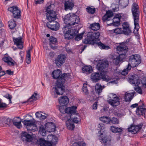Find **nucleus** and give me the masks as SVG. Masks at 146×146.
<instances>
[{"label": "nucleus", "mask_w": 146, "mask_h": 146, "mask_svg": "<svg viewBox=\"0 0 146 146\" xmlns=\"http://www.w3.org/2000/svg\"><path fill=\"white\" fill-rule=\"evenodd\" d=\"M64 21L66 24L71 25L78 24L80 22L79 17L73 13L67 14L65 17Z\"/></svg>", "instance_id": "obj_7"}, {"label": "nucleus", "mask_w": 146, "mask_h": 146, "mask_svg": "<svg viewBox=\"0 0 146 146\" xmlns=\"http://www.w3.org/2000/svg\"><path fill=\"white\" fill-rule=\"evenodd\" d=\"M77 107L74 106L71 107H68L64 109L62 106H60L59 107V110L60 112L62 114L65 113L69 114L71 115L75 114Z\"/></svg>", "instance_id": "obj_10"}, {"label": "nucleus", "mask_w": 146, "mask_h": 146, "mask_svg": "<svg viewBox=\"0 0 146 146\" xmlns=\"http://www.w3.org/2000/svg\"><path fill=\"white\" fill-rule=\"evenodd\" d=\"M126 57V54L125 53H121L113 59L114 62L116 65H117L120 63H121L123 60L125 59Z\"/></svg>", "instance_id": "obj_22"}, {"label": "nucleus", "mask_w": 146, "mask_h": 146, "mask_svg": "<svg viewBox=\"0 0 146 146\" xmlns=\"http://www.w3.org/2000/svg\"><path fill=\"white\" fill-rule=\"evenodd\" d=\"M76 139V142L74 143L72 146H86V144L82 141V138L81 137L78 136L77 139Z\"/></svg>", "instance_id": "obj_28"}, {"label": "nucleus", "mask_w": 146, "mask_h": 146, "mask_svg": "<svg viewBox=\"0 0 146 146\" xmlns=\"http://www.w3.org/2000/svg\"><path fill=\"white\" fill-rule=\"evenodd\" d=\"M26 62L28 64H30L31 62V58H26Z\"/></svg>", "instance_id": "obj_64"}, {"label": "nucleus", "mask_w": 146, "mask_h": 146, "mask_svg": "<svg viewBox=\"0 0 146 146\" xmlns=\"http://www.w3.org/2000/svg\"><path fill=\"white\" fill-rule=\"evenodd\" d=\"M129 63L125 69L122 72V75L125 76L127 74L131 67H135L138 66L141 62V58L138 54H133L130 56L129 60Z\"/></svg>", "instance_id": "obj_3"}, {"label": "nucleus", "mask_w": 146, "mask_h": 146, "mask_svg": "<svg viewBox=\"0 0 146 146\" xmlns=\"http://www.w3.org/2000/svg\"><path fill=\"white\" fill-rule=\"evenodd\" d=\"M66 126L67 128L70 130H72L75 127V126L73 122L71 121L70 119H68L66 121Z\"/></svg>", "instance_id": "obj_35"}, {"label": "nucleus", "mask_w": 146, "mask_h": 146, "mask_svg": "<svg viewBox=\"0 0 146 146\" xmlns=\"http://www.w3.org/2000/svg\"><path fill=\"white\" fill-rule=\"evenodd\" d=\"M46 126V127L48 126V128L50 129L51 131H53L55 130V126L52 122L47 123Z\"/></svg>", "instance_id": "obj_41"}, {"label": "nucleus", "mask_w": 146, "mask_h": 146, "mask_svg": "<svg viewBox=\"0 0 146 146\" xmlns=\"http://www.w3.org/2000/svg\"><path fill=\"white\" fill-rule=\"evenodd\" d=\"M22 136L25 138V140L27 141H31L32 138V136L25 132H22Z\"/></svg>", "instance_id": "obj_36"}, {"label": "nucleus", "mask_w": 146, "mask_h": 146, "mask_svg": "<svg viewBox=\"0 0 146 146\" xmlns=\"http://www.w3.org/2000/svg\"><path fill=\"white\" fill-rule=\"evenodd\" d=\"M95 44H96L101 49H108L110 48L109 46L105 45L104 44L100 42H98V41H97V43H95Z\"/></svg>", "instance_id": "obj_39"}, {"label": "nucleus", "mask_w": 146, "mask_h": 146, "mask_svg": "<svg viewBox=\"0 0 146 146\" xmlns=\"http://www.w3.org/2000/svg\"><path fill=\"white\" fill-rule=\"evenodd\" d=\"M22 38L21 37L17 38L13 37V40L15 44L16 45L18 48L22 49L23 48V42L22 41Z\"/></svg>", "instance_id": "obj_25"}, {"label": "nucleus", "mask_w": 146, "mask_h": 146, "mask_svg": "<svg viewBox=\"0 0 146 146\" xmlns=\"http://www.w3.org/2000/svg\"><path fill=\"white\" fill-rule=\"evenodd\" d=\"M113 15V12L111 11H108L106 12V14L103 17L102 20L104 22L109 21L112 18Z\"/></svg>", "instance_id": "obj_29"}, {"label": "nucleus", "mask_w": 146, "mask_h": 146, "mask_svg": "<svg viewBox=\"0 0 146 146\" xmlns=\"http://www.w3.org/2000/svg\"><path fill=\"white\" fill-rule=\"evenodd\" d=\"M110 122H111L113 124H117L119 123V121L118 119L115 117H113L111 119H110Z\"/></svg>", "instance_id": "obj_50"}, {"label": "nucleus", "mask_w": 146, "mask_h": 146, "mask_svg": "<svg viewBox=\"0 0 146 146\" xmlns=\"http://www.w3.org/2000/svg\"><path fill=\"white\" fill-rule=\"evenodd\" d=\"M21 119L19 117H16L14 118L13 122V124L17 128H20L21 127Z\"/></svg>", "instance_id": "obj_31"}, {"label": "nucleus", "mask_w": 146, "mask_h": 146, "mask_svg": "<svg viewBox=\"0 0 146 146\" xmlns=\"http://www.w3.org/2000/svg\"><path fill=\"white\" fill-rule=\"evenodd\" d=\"M23 123L26 126V127L29 133L38 130L37 126L35 124L34 121L30 120H25L23 121Z\"/></svg>", "instance_id": "obj_8"}, {"label": "nucleus", "mask_w": 146, "mask_h": 146, "mask_svg": "<svg viewBox=\"0 0 146 146\" xmlns=\"http://www.w3.org/2000/svg\"><path fill=\"white\" fill-rule=\"evenodd\" d=\"M103 134L101 133L100 135V139L101 140V143L103 144L105 146H111V139L110 138L107 136L103 137L102 136Z\"/></svg>", "instance_id": "obj_18"}, {"label": "nucleus", "mask_w": 146, "mask_h": 146, "mask_svg": "<svg viewBox=\"0 0 146 146\" xmlns=\"http://www.w3.org/2000/svg\"><path fill=\"white\" fill-rule=\"evenodd\" d=\"M44 115L42 114V115L40 119H45L48 116L47 114L44 113Z\"/></svg>", "instance_id": "obj_61"}, {"label": "nucleus", "mask_w": 146, "mask_h": 146, "mask_svg": "<svg viewBox=\"0 0 146 146\" xmlns=\"http://www.w3.org/2000/svg\"><path fill=\"white\" fill-rule=\"evenodd\" d=\"M136 92L134 91L130 93H126L125 95L124 98L126 102L130 101L132 99L133 97Z\"/></svg>", "instance_id": "obj_32"}, {"label": "nucleus", "mask_w": 146, "mask_h": 146, "mask_svg": "<svg viewBox=\"0 0 146 146\" xmlns=\"http://www.w3.org/2000/svg\"><path fill=\"white\" fill-rule=\"evenodd\" d=\"M52 74L53 78L57 79V83L55 87L52 88L51 93L54 98H56V94L62 95L64 92L65 87L64 86V83L65 81L70 78V76L69 74L65 73L62 74L61 71L59 69L54 70Z\"/></svg>", "instance_id": "obj_1"}, {"label": "nucleus", "mask_w": 146, "mask_h": 146, "mask_svg": "<svg viewBox=\"0 0 146 146\" xmlns=\"http://www.w3.org/2000/svg\"><path fill=\"white\" fill-rule=\"evenodd\" d=\"M87 12L91 14L94 13L95 11V8H92L90 7H89L86 8Z\"/></svg>", "instance_id": "obj_52"}, {"label": "nucleus", "mask_w": 146, "mask_h": 146, "mask_svg": "<svg viewBox=\"0 0 146 146\" xmlns=\"http://www.w3.org/2000/svg\"><path fill=\"white\" fill-rule=\"evenodd\" d=\"M108 62L106 60H99L96 65V68L100 71H102L107 68L109 66Z\"/></svg>", "instance_id": "obj_11"}, {"label": "nucleus", "mask_w": 146, "mask_h": 146, "mask_svg": "<svg viewBox=\"0 0 146 146\" xmlns=\"http://www.w3.org/2000/svg\"><path fill=\"white\" fill-rule=\"evenodd\" d=\"M97 102H95L93 105V108L94 109L96 110L97 109Z\"/></svg>", "instance_id": "obj_63"}, {"label": "nucleus", "mask_w": 146, "mask_h": 146, "mask_svg": "<svg viewBox=\"0 0 146 146\" xmlns=\"http://www.w3.org/2000/svg\"><path fill=\"white\" fill-rule=\"evenodd\" d=\"M49 40L50 45L51 48L53 49H56L57 42L56 38L51 36L50 37Z\"/></svg>", "instance_id": "obj_30"}, {"label": "nucleus", "mask_w": 146, "mask_h": 146, "mask_svg": "<svg viewBox=\"0 0 146 146\" xmlns=\"http://www.w3.org/2000/svg\"><path fill=\"white\" fill-rule=\"evenodd\" d=\"M82 91L84 94L87 95L88 94V91L87 88V85L86 84H84L82 88Z\"/></svg>", "instance_id": "obj_47"}, {"label": "nucleus", "mask_w": 146, "mask_h": 146, "mask_svg": "<svg viewBox=\"0 0 146 146\" xmlns=\"http://www.w3.org/2000/svg\"><path fill=\"white\" fill-rule=\"evenodd\" d=\"M126 42H123L120 43L119 45L117 46V50L119 52H123V53H125L126 54V53L127 51L128 48L126 46Z\"/></svg>", "instance_id": "obj_20"}, {"label": "nucleus", "mask_w": 146, "mask_h": 146, "mask_svg": "<svg viewBox=\"0 0 146 146\" xmlns=\"http://www.w3.org/2000/svg\"><path fill=\"white\" fill-rule=\"evenodd\" d=\"M11 120L9 118H7V119H3L2 121L3 124L4 125V124H6L7 125H10L11 122Z\"/></svg>", "instance_id": "obj_49"}, {"label": "nucleus", "mask_w": 146, "mask_h": 146, "mask_svg": "<svg viewBox=\"0 0 146 146\" xmlns=\"http://www.w3.org/2000/svg\"><path fill=\"white\" fill-rule=\"evenodd\" d=\"M131 11L134 19V29L137 30L139 28V10L138 5L135 3H134L132 5Z\"/></svg>", "instance_id": "obj_6"}, {"label": "nucleus", "mask_w": 146, "mask_h": 146, "mask_svg": "<svg viewBox=\"0 0 146 146\" xmlns=\"http://www.w3.org/2000/svg\"><path fill=\"white\" fill-rule=\"evenodd\" d=\"M72 25L66 24L62 29V31L64 34L65 38L68 40L72 39L74 37L78 31L75 29H72Z\"/></svg>", "instance_id": "obj_4"}, {"label": "nucleus", "mask_w": 146, "mask_h": 146, "mask_svg": "<svg viewBox=\"0 0 146 146\" xmlns=\"http://www.w3.org/2000/svg\"><path fill=\"white\" fill-rule=\"evenodd\" d=\"M39 133L40 135H41L42 136H44L46 135V132L44 126L43 125H41L40 126L39 131Z\"/></svg>", "instance_id": "obj_43"}, {"label": "nucleus", "mask_w": 146, "mask_h": 146, "mask_svg": "<svg viewBox=\"0 0 146 146\" xmlns=\"http://www.w3.org/2000/svg\"><path fill=\"white\" fill-rule=\"evenodd\" d=\"M64 5V9L66 11L72 10L74 6V3L72 0H66Z\"/></svg>", "instance_id": "obj_23"}, {"label": "nucleus", "mask_w": 146, "mask_h": 146, "mask_svg": "<svg viewBox=\"0 0 146 146\" xmlns=\"http://www.w3.org/2000/svg\"><path fill=\"white\" fill-rule=\"evenodd\" d=\"M37 93L35 92L33 94L30 98L28 100V102H31L37 100L36 96Z\"/></svg>", "instance_id": "obj_45"}, {"label": "nucleus", "mask_w": 146, "mask_h": 146, "mask_svg": "<svg viewBox=\"0 0 146 146\" xmlns=\"http://www.w3.org/2000/svg\"><path fill=\"white\" fill-rule=\"evenodd\" d=\"M135 88V90L137 92L139 93V94H142V91L141 88L138 86Z\"/></svg>", "instance_id": "obj_53"}, {"label": "nucleus", "mask_w": 146, "mask_h": 146, "mask_svg": "<svg viewBox=\"0 0 146 146\" xmlns=\"http://www.w3.org/2000/svg\"><path fill=\"white\" fill-rule=\"evenodd\" d=\"M128 81L131 84H134L136 86L140 84L141 80L137 75L135 74L132 75L131 77L129 78Z\"/></svg>", "instance_id": "obj_17"}, {"label": "nucleus", "mask_w": 146, "mask_h": 146, "mask_svg": "<svg viewBox=\"0 0 146 146\" xmlns=\"http://www.w3.org/2000/svg\"><path fill=\"white\" fill-rule=\"evenodd\" d=\"M71 115H70V120H71V121L72 120V122L77 123L80 121V118H78L77 117H74L73 118H72V117H71ZM78 117H79V116H78Z\"/></svg>", "instance_id": "obj_48"}, {"label": "nucleus", "mask_w": 146, "mask_h": 146, "mask_svg": "<svg viewBox=\"0 0 146 146\" xmlns=\"http://www.w3.org/2000/svg\"><path fill=\"white\" fill-rule=\"evenodd\" d=\"M142 127L141 125H131V126L128 128V130L129 132H130L133 134L137 133L141 129Z\"/></svg>", "instance_id": "obj_19"}, {"label": "nucleus", "mask_w": 146, "mask_h": 146, "mask_svg": "<svg viewBox=\"0 0 146 146\" xmlns=\"http://www.w3.org/2000/svg\"><path fill=\"white\" fill-rule=\"evenodd\" d=\"M100 35L98 32H89L87 35V37L83 41L84 44H94L97 43V41L100 40L99 37Z\"/></svg>", "instance_id": "obj_5"}, {"label": "nucleus", "mask_w": 146, "mask_h": 146, "mask_svg": "<svg viewBox=\"0 0 146 146\" xmlns=\"http://www.w3.org/2000/svg\"><path fill=\"white\" fill-rule=\"evenodd\" d=\"M105 126L104 124L102 123H100L98 125V129L100 130V131L103 129L105 128Z\"/></svg>", "instance_id": "obj_54"}, {"label": "nucleus", "mask_w": 146, "mask_h": 146, "mask_svg": "<svg viewBox=\"0 0 146 146\" xmlns=\"http://www.w3.org/2000/svg\"><path fill=\"white\" fill-rule=\"evenodd\" d=\"M82 70L83 73L89 74L92 72V69L90 66H85L82 68Z\"/></svg>", "instance_id": "obj_33"}, {"label": "nucleus", "mask_w": 146, "mask_h": 146, "mask_svg": "<svg viewBox=\"0 0 146 146\" xmlns=\"http://www.w3.org/2000/svg\"><path fill=\"white\" fill-rule=\"evenodd\" d=\"M7 105L5 103L1 102V100L0 99V108H5L6 107Z\"/></svg>", "instance_id": "obj_56"}, {"label": "nucleus", "mask_w": 146, "mask_h": 146, "mask_svg": "<svg viewBox=\"0 0 146 146\" xmlns=\"http://www.w3.org/2000/svg\"><path fill=\"white\" fill-rule=\"evenodd\" d=\"M141 103L142 106L139 105L137 108L136 113L138 115H142L146 118V109L145 108V106L143 101L140 100L139 104H141Z\"/></svg>", "instance_id": "obj_13"}, {"label": "nucleus", "mask_w": 146, "mask_h": 146, "mask_svg": "<svg viewBox=\"0 0 146 146\" xmlns=\"http://www.w3.org/2000/svg\"><path fill=\"white\" fill-rule=\"evenodd\" d=\"M110 95L113 97V99H111V97H109L110 98L108 100L107 102L113 108H115L120 104V99L115 94H111Z\"/></svg>", "instance_id": "obj_9"}, {"label": "nucleus", "mask_w": 146, "mask_h": 146, "mask_svg": "<svg viewBox=\"0 0 146 146\" xmlns=\"http://www.w3.org/2000/svg\"><path fill=\"white\" fill-rule=\"evenodd\" d=\"M8 10L13 13L14 18H19L21 17V11L16 6H13L8 8Z\"/></svg>", "instance_id": "obj_14"}, {"label": "nucleus", "mask_w": 146, "mask_h": 146, "mask_svg": "<svg viewBox=\"0 0 146 146\" xmlns=\"http://www.w3.org/2000/svg\"><path fill=\"white\" fill-rule=\"evenodd\" d=\"M30 49H29L27 52L26 58H31Z\"/></svg>", "instance_id": "obj_60"}, {"label": "nucleus", "mask_w": 146, "mask_h": 146, "mask_svg": "<svg viewBox=\"0 0 146 146\" xmlns=\"http://www.w3.org/2000/svg\"><path fill=\"white\" fill-rule=\"evenodd\" d=\"M59 103L62 106L67 105L69 102V99L67 96H62L58 99Z\"/></svg>", "instance_id": "obj_26"}, {"label": "nucleus", "mask_w": 146, "mask_h": 146, "mask_svg": "<svg viewBox=\"0 0 146 146\" xmlns=\"http://www.w3.org/2000/svg\"><path fill=\"white\" fill-rule=\"evenodd\" d=\"M142 85L145 88H146V77H144L141 80Z\"/></svg>", "instance_id": "obj_55"}, {"label": "nucleus", "mask_w": 146, "mask_h": 146, "mask_svg": "<svg viewBox=\"0 0 146 146\" xmlns=\"http://www.w3.org/2000/svg\"><path fill=\"white\" fill-rule=\"evenodd\" d=\"M84 33V32H83L82 33L79 34H77V33L74 37L75 36V39L76 40L79 41L81 40L83 36Z\"/></svg>", "instance_id": "obj_46"}, {"label": "nucleus", "mask_w": 146, "mask_h": 146, "mask_svg": "<svg viewBox=\"0 0 146 146\" xmlns=\"http://www.w3.org/2000/svg\"><path fill=\"white\" fill-rule=\"evenodd\" d=\"M66 56L64 54H61L58 55L55 58V63L58 67L61 66L65 62Z\"/></svg>", "instance_id": "obj_16"}, {"label": "nucleus", "mask_w": 146, "mask_h": 146, "mask_svg": "<svg viewBox=\"0 0 146 146\" xmlns=\"http://www.w3.org/2000/svg\"><path fill=\"white\" fill-rule=\"evenodd\" d=\"M98 72L93 73L91 75V78L94 82H96L100 80L101 78V74ZM103 80L108 82L109 81L110 79L106 78L105 76H103L102 77Z\"/></svg>", "instance_id": "obj_12"}, {"label": "nucleus", "mask_w": 146, "mask_h": 146, "mask_svg": "<svg viewBox=\"0 0 146 146\" xmlns=\"http://www.w3.org/2000/svg\"><path fill=\"white\" fill-rule=\"evenodd\" d=\"M51 5H50L46 8V18L49 21L46 23L47 27L52 31H57L59 28L60 24L55 21L56 18V12L51 9Z\"/></svg>", "instance_id": "obj_2"}, {"label": "nucleus", "mask_w": 146, "mask_h": 146, "mask_svg": "<svg viewBox=\"0 0 146 146\" xmlns=\"http://www.w3.org/2000/svg\"><path fill=\"white\" fill-rule=\"evenodd\" d=\"M100 120L103 123H108L110 122V119L107 117H102L100 118Z\"/></svg>", "instance_id": "obj_44"}, {"label": "nucleus", "mask_w": 146, "mask_h": 146, "mask_svg": "<svg viewBox=\"0 0 146 146\" xmlns=\"http://www.w3.org/2000/svg\"><path fill=\"white\" fill-rule=\"evenodd\" d=\"M110 129L111 131L113 133H120L123 131L121 128H119L115 126H111Z\"/></svg>", "instance_id": "obj_38"}, {"label": "nucleus", "mask_w": 146, "mask_h": 146, "mask_svg": "<svg viewBox=\"0 0 146 146\" xmlns=\"http://www.w3.org/2000/svg\"><path fill=\"white\" fill-rule=\"evenodd\" d=\"M35 115L36 117L39 118L40 119L42 115V114L39 112H37L35 113Z\"/></svg>", "instance_id": "obj_58"}, {"label": "nucleus", "mask_w": 146, "mask_h": 146, "mask_svg": "<svg viewBox=\"0 0 146 146\" xmlns=\"http://www.w3.org/2000/svg\"><path fill=\"white\" fill-rule=\"evenodd\" d=\"M121 18V14H116L113 19V23L112 24H110L113 26H118L120 25V19Z\"/></svg>", "instance_id": "obj_24"}, {"label": "nucleus", "mask_w": 146, "mask_h": 146, "mask_svg": "<svg viewBox=\"0 0 146 146\" xmlns=\"http://www.w3.org/2000/svg\"><path fill=\"white\" fill-rule=\"evenodd\" d=\"M90 27L93 30L97 31L100 29V25L99 23H94L90 24Z\"/></svg>", "instance_id": "obj_37"}, {"label": "nucleus", "mask_w": 146, "mask_h": 146, "mask_svg": "<svg viewBox=\"0 0 146 146\" xmlns=\"http://www.w3.org/2000/svg\"><path fill=\"white\" fill-rule=\"evenodd\" d=\"M123 33L125 35H130L131 31L129 27V24L125 22L123 24Z\"/></svg>", "instance_id": "obj_27"}, {"label": "nucleus", "mask_w": 146, "mask_h": 146, "mask_svg": "<svg viewBox=\"0 0 146 146\" xmlns=\"http://www.w3.org/2000/svg\"><path fill=\"white\" fill-rule=\"evenodd\" d=\"M2 60L9 66H13L17 64L16 62L7 54H4Z\"/></svg>", "instance_id": "obj_15"}, {"label": "nucleus", "mask_w": 146, "mask_h": 146, "mask_svg": "<svg viewBox=\"0 0 146 146\" xmlns=\"http://www.w3.org/2000/svg\"><path fill=\"white\" fill-rule=\"evenodd\" d=\"M44 0H35L36 4H40L43 3Z\"/></svg>", "instance_id": "obj_62"}, {"label": "nucleus", "mask_w": 146, "mask_h": 146, "mask_svg": "<svg viewBox=\"0 0 146 146\" xmlns=\"http://www.w3.org/2000/svg\"><path fill=\"white\" fill-rule=\"evenodd\" d=\"M16 24L14 20H11L8 22V26L10 29H13L16 26Z\"/></svg>", "instance_id": "obj_42"}, {"label": "nucleus", "mask_w": 146, "mask_h": 146, "mask_svg": "<svg viewBox=\"0 0 146 146\" xmlns=\"http://www.w3.org/2000/svg\"><path fill=\"white\" fill-rule=\"evenodd\" d=\"M114 32L117 34L123 33V32L122 29L117 28L114 30Z\"/></svg>", "instance_id": "obj_51"}, {"label": "nucleus", "mask_w": 146, "mask_h": 146, "mask_svg": "<svg viewBox=\"0 0 146 146\" xmlns=\"http://www.w3.org/2000/svg\"><path fill=\"white\" fill-rule=\"evenodd\" d=\"M6 72L7 74L11 75L13 74V72L10 70H6Z\"/></svg>", "instance_id": "obj_59"}, {"label": "nucleus", "mask_w": 146, "mask_h": 146, "mask_svg": "<svg viewBox=\"0 0 146 146\" xmlns=\"http://www.w3.org/2000/svg\"><path fill=\"white\" fill-rule=\"evenodd\" d=\"M119 3L123 8L127 6L129 3V0H119Z\"/></svg>", "instance_id": "obj_40"}, {"label": "nucleus", "mask_w": 146, "mask_h": 146, "mask_svg": "<svg viewBox=\"0 0 146 146\" xmlns=\"http://www.w3.org/2000/svg\"><path fill=\"white\" fill-rule=\"evenodd\" d=\"M37 143L40 146H52L53 143L52 141L51 142L47 141L44 138H41L38 139Z\"/></svg>", "instance_id": "obj_21"}, {"label": "nucleus", "mask_w": 146, "mask_h": 146, "mask_svg": "<svg viewBox=\"0 0 146 146\" xmlns=\"http://www.w3.org/2000/svg\"><path fill=\"white\" fill-rule=\"evenodd\" d=\"M105 87L104 86H102L99 83H97L95 86V91L99 95L102 92L103 89Z\"/></svg>", "instance_id": "obj_34"}, {"label": "nucleus", "mask_w": 146, "mask_h": 146, "mask_svg": "<svg viewBox=\"0 0 146 146\" xmlns=\"http://www.w3.org/2000/svg\"><path fill=\"white\" fill-rule=\"evenodd\" d=\"M4 97L9 100L10 102L11 101V96L9 94H7L4 96Z\"/></svg>", "instance_id": "obj_57"}]
</instances>
